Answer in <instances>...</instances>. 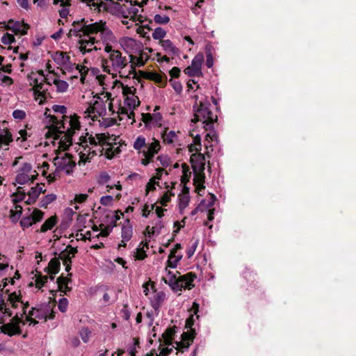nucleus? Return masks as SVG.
Instances as JSON below:
<instances>
[{
    "label": "nucleus",
    "mask_w": 356,
    "mask_h": 356,
    "mask_svg": "<svg viewBox=\"0 0 356 356\" xmlns=\"http://www.w3.org/2000/svg\"><path fill=\"white\" fill-rule=\"evenodd\" d=\"M47 127L45 135L58 150L65 151L70 146H74L79 155V165L90 162L97 155L111 159L120 152V146L106 142L103 135L93 137L86 133L79 136L76 141L74 137L80 130L81 124L76 114L63 115L61 119L50 116Z\"/></svg>",
    "instance_id": "obj_1"
},
{
    "label": "nucleus",
    "mask_w": 356,
    "mask_h": 356,
    "mask_svg": "<svg viewBox=\"0 0 356 356\" xmlns=\"http://www.w3.org/2000/svg\"><path fill=\"white\" fill-rule=\"evenodd\" d=\"M105 56L101 58L102 70L111 75L112 78H134L135 68L130 65L127 57L118 49H106Z\"/></svg>",
    "instance_id": "obj_2"
},
{
    "label": "nucleus",
    "mask_w": 356,
    "mask_h": 356,
    "mask_svg": "<svg viewBox=\"0 0 356 356\" xmlns=\"http://www.w3.org/2000/svg\"><path fill=\"white\" fill-rule=\"evenodd\" d=\"M211 104L208 100L200 101L199 105L197 104V108L195 109L194 118L191 120V129H195V134H198L197 129L200 127L204 131L209 132L205 136V149L206 154H209V150L213 151L212 145L210 142L216 140V131L213 130V122L217 120V116L214 115L210 109Z\"/></svg>",
    "instance_id": "obj_3"
},
{
    "label": "nucleus",
    "mask_w": 356,
    "mask_h": 356,
    "mask_svg": "<svg viewBox=\"0 0 356 356\" xmlns=\"http://www.w3.org/2000/svg\"><path fill=\"white\" fill-rule=\"evenodd\" d=\"M189 132L190 135L193 137V143L188 147V150L191 152V163L193 170V184L200 193V191L204 188L206 159L204 154L200 152L202 149L200 135L195 134L194 129Z\"/></svg>",
    "instance_id": "obj_4"
},
{
    "label": "nucleus",
    "mask_w": 356,
    "mask_h": 356,
    "mask_svg": "<svg viewBox=\"0 0 356 356\" xmlns=\"http://www.w3.org/2000/svg\"><path fill=\"white\" fill-rule=\"evenodd\" d=\"M88 97L90 100L83 109L84 118L95 121L99 117L103 118L115 113L111 93L104 92L95 96H93L92 93H88Z\"/></svg>",
    "instance_id": "obj_5"
},
{
    "label": "nucleus",
    "mask_w": 356,
    "mask_h": 356,
    "mask_svg": "<svg viewBox=\"0 0 356 356\" xmlns=\"http://www.w3.org/2000/svg\"><path fill=\"white\" fill-rule=\"evenodd\" d=\"M170 268H171L167 264L163 271L162 280L168 284L174 292L181 291L182 289H191L194 286L193 282L196 277L195 275L189 273L177 277L179 273L177 270H172Z\"/></svg>",
    "instance_id": "obj_6"
},
{
    "label": "nucleus",
    "mask_w": 356,
    "mask_h": 356,
    "mask_svg": "<svg viewBox=\"0 0 356 356\" xmlns=\"http://www.w3.org/2000/svg\"><path fill=\"white\" fill-rule=\"evenodd\" d=\"M133 147L141 156V164L147 166L153 161L154 156L159 152L161 146L160 141L155 138L146 142V139L143 136H138L134 141Z\"/></svg>",
    "instance_id": "obj_7"
},
{
    "label": "nucleus",
    "mask_w": 356,
    "mask_h": 356,
    "mask_svg": "<svg viewBox=\"0 0 356 356\" xmlns=\"http://www.w3.org/2000/svg\"><path fill=\"white\" fill-rule=\"evenodd\" d=\"M193 316H191L186 321V327L190 329L187 332H184L181 334V341H175V345H166V347L161 348L159 356H167L172 352L173 348L184 351V349L188 348L193 341L195 335V330L192 328L193 325Z\"/></svg>",
    "instance_id": "obj_8"
},
{
    "label": "nucleus",
    "mask_w": 356,
    "mask_h": 356,
    "mask_svg": "<svg viewBox=\"0 0 356 356\" xmlns=\"http://www.w3.org/2000/svg\"><path fill=\"white\" fill-rule=\"evenodd\" d=\"M54 165L56 170L54 172L49 174V182L54 181L58 177L59 173L63 172L66 175H70L73 172L76 163L72 156L69 154H65L63 156H57L54 159Z\"/></svg>",
    "instance_id": "obj_9"
},
{
    "label": "nucleus",
    "mask_w": 356,
    "mask_h": 356,
    "mask_svg": "<svg viewBox=\"0 0 356 356\" xmlns=\"http://www.w3.org/2000/svg\"><path fill=\"white\" fill-rule=\"evenodd\" d=\"M27 79L29 86H32L35 100L39 104H43L47 95V89L44 88L43 72H31Z\"/></svg>",
    "instance_id": "obj_10"
},
{
    "label": "nucleus",
    "mask_w": 356,
    "mask_h": 356,
    "mask_svg": "<svg viewBox=\"0 0 356 356\" xmlns=\"http://www.w3.org/2000/svg\"><path fill=\"white\" fill-rule=\"evenodd\" d=\"M26 313H22L21 317L18 316L14 317L9 323L0 325L1 332L10 337L20 334L22 327L25 325L26 321H30V324H36L37 322L32 317L26 315Z\"/></svg>",
    "instance_id": "obj_11"
},
{
    "label": "nucleus",
    "mask_w": 356,
    "mask_h": 356,
    "mask_svg": "<svg viewBox=\"0 0 356 356\" xmlns=\"http://www.w3.org/2000/svg\"><path fill=\"white\" fill-rule=\"evenodd\" d=\"M148 0H121L118 3V11L124 18L134 19Z\"/></svg>",
    "instance_id": "obj_12"
},
{
    "label": "nucleus",
    "mask_w": 356,
    "mask_h": 356,
    "mask_svg": "<svg viewBox=\"0 0 356 356\" xmlns=\"http://www.w3.org/2000/svg\"><path fill=\"white\" fill-rule=\"evenodd\" d=\"M92 34L95 35L99 34L100 38L104 45V51L106 49H114L113 44L117 42V40L113 33L106 25V23L99 21L94 23Z\"/></svg>",
    "instance_id": "obj_13"
},
{
    "label": "nucleus",
    "mask_w": 356,
    "mask_h": 356,
    "mask_svg": "<svg viewBox=\"0 0 356 356\" xmlns=\"http://www.w3.org/2000/svg\"><path fill=\"white\" fill-rule=\"evenodd\" d=\"M139 104L140 101L136 95H131V97L124 98V105L120 106L116 112L120 120H122L126 117L128 120H131V124H134L135 122L134 110Z\"/></svg>",
    "instance_id": "obj_14"
},
{
    "label": "nucleus",
    "mask_w": 356,
    "mask_h": 356,
    "mask_svg": "<svg viewBox=\"0 0 356 356\" xmlns=\"http://www.w3.org/2000/svg\"><path fill=\"white\" fill-rule=\"evenodd\" d=\"M16 173L15 181L19 184L33 182L38 175V171L33 170L31 165L26 162L20 164L16 170Z\"/></svg>",
    "instance_id": "obj_15"
},
{
    "label": "nucleus",
    "mask_w": 356,
    "mask_h": 356,
    "mask_svg": "<svg viewBox=\"0 0 356 356\" xmlns=\"http://www.w3.org/2000/svg\"><path fill=\"white\" fill-rule=\"evenodd\" d=\"M118 43L124 52L129 55V57L134 54L140 52L143 49V44L140 41L129 36L120 38Z\"/></svg>",
    "instance_id": "obj_16"
},
{
    "label": "nucleus",
    "mask_w": 356,
    "mask_h": 356,
    "mask_svg": "<svg viewBox=\"0 0 356 356\" xmlns=\"http://www.w3.org/2000/svg\"><path fill=\"white\" fill-rule=\"evenodd\" d=\"M94 23L88 24L87 21L82 19L81 21L74 22L72 27L70 29L68 37H78L81 38L86 35H90L92 34V29H93Z\"/></svg>",
    "instance_id": "obj_17"
},
{
    "label": "nucleus",
    "mask_w": 356,
    "mask_h": 356,
    "mask_svg": "<svg viewBox=\"0 0 356 356\" xmlns=\"http://www.w3.org/2000/svg\"><path fill=\"white\" fill-rule=\"evenodd\" d=\"M99 42V41L97 40L95 34H90V35H86L79 39L78 43L79 45V51L83 54L90 53L93 50L97 51L99 48H97L95 44Z\"/></svg>",
    "instance_id": "obj_18"
},
{
    "label": "nucleus",
    "mask_w": 356,
    "mask_h": 356,
    "mask_svg": "<svg viewBox=\"0 0 356 356\" xmlns=\"http://www.w3.org/2000/svg\"><path fill=\"white\" fill-rule=\"evenodd\" d=\"M26 197L24 193L18 192L14 193L11 197V200L15 204L14 209L10 211V219L12 222H16L21 217L22 213V207L17 204L18 202L22 201Z\"/></svg>",
    "instance_id": "obj_19"
},
{
    "label": "nucleus",
    "mask_w": 356,
    "mask_h": 356,
    "mask_svg": "<svg viewBox=\"0 0 356 356\" xmlns=\"http://www.w3.org/2000/svg\"><path fill=\"white\" fill-rule=\"evenodd\" d=\"M204 61L202 54H197L192 60L191 65L186 67L184 72L190 76H200L202 74V65Z\"/></svg>",
    "instance_id": "obj_20"
},
{
    "label": "nucleus",
    "mask_w": 356,
    "mask_h": 356,
    "mask_svg": "<svg viewBox=\"0 0 356 356\" xmlns=\"http://www.w3.org/2000/svg\"><path fill=\"white\" fill-rule=\"evenodd\" d=\"M1 24H3L6 30L11 31L15 35H26L29 29V26L23 22L14 21L13 19H10L8 22H1Z\"/></svg>",
    "instance_id": "obj_21"
},
{
    "label": "nucleus",
    "mask_w": 356,
    "mask_h": 356,
    "mask_svg": "<svg viewBox=\"0 0 356 356\" xmlns=\"http://www.w3.org/2000/svg\"><path fill=\"white\" fill-rule=\"evenodd\" d=\"M44 216V213L38 209H33L31 213L24 216L20 220V225L23 229L29 228L32 225L40 221Z\"/></svg>",
    "instance_id": "obj_22"
},
{
    "label": "nucleus",
    "mask_w": 356,
    "mask_h": 356,
    "mask_svg": "<svg viewBox=\"0 0 356 356\" xmlns=\"http://www.w3.org/2000/svg\"><path fill=\"white\" fill-rule=\"evenodd\" d=\"M97 293L99 296L102 297L103 305H110L116 300V293L113 288L107 286L99 287Z\"/></svg>",
    "instance_id": "obj_23"
},
{
    "label": "nucleus",
    "mask_w": 356,
    "mask_h": 356,
    "mask_svg": "<svg viewBox=\"0 0 356 356\" xmlns=\"http://www.w3.org/2000/svg\"><path fill=\"white\" fill-rule=\"evenodd\" d=\"M52 59L60 67L68 70H72L74 65L71 63L70 56L67 52L56 51L52 55Z\"/></svg>",
    "instance_id": "obj_24"
},
{
    "label": "nucleus",
    "mask_w": 356,
    "mask_h": 356,
    "mask_svg": "<svg viewBox=\"0 0 356 356\" xmlns=\"http://www.w3.org/2000/svg\"><path fill=\"white\" fill-rule=\"evenodd\" d=\"M133 235V227L129 220H126L122 225L121 237L122 241L119 243L118 247H125L127 243L131 238Z\"/></svg>",
    "instance_id": "obj_25"
},
{
    "label": "nucleus",
    "mask_w": 356,
    "mask_h": 356,
    "mask_svg": "<svg viewBox=\"0 0 356 356\" xmlns=\"http://www.w3.org/2000/svg\"><path fill=\"white\" fill-rule=\"evenodd\" d=\"M12 141V134L8 129L6 122H0V148L8 146Z\"/></svg>",
    "instance_id": "obj_26"
},
{
    "label": "nucleus",
    "mask_w": 356,
    "mask_h": 356,
    "mask_svg": "<svg viewBox=\"0 0 356 356\" xmlns=\"http://www.w3.org/2000/svg\"><path fill=\"white\" fill-rule=\"evenodd\" d=\"M110 179V175L106 172H102L99 174L97 181L99 184L102 185L106 184L108 192H109L110 190L113 189V188H115L118 191H120L122 190V186L120 184V181H118L117 184H113L112 185L107 184L109 182Z\"/></svg>",
    "instance_id": "obj_27"
},
{
    "label": "nucleus",
    "mask_w": 356,
    "mask_h": 356,
    "mask_svg": "<svg viewBox=\"0 0 356 356\" xmlns=\"http://www.w3.org/2000/svg\"><path fill=\"white\" fill-rule=\"evenodd\" d=\"M136 54H138V56H130V63L131 65H133V67H141L143 66L145 62L149 59V55L147 52L144 51V48L140 52L136 53Z\"/></svg>",
    "instance_id": "obj_28"
},
{
    "label": "nucleus",
    "mask_w": 356,
    "mask_h": 356,
    "mask_svg": "<svg viewBox=\"0 0 356 356\" xmlns=\"http://www.w3.org/2000/svg\"><path fill=\"white\" fill-rule=\"evenodd\" d=\"M93 11L99 12L107 9V3L103 0H79Z\"/></svg>",
    "instance_id": "obj_29"
},
{
    "label": "nucleus",
    "mask_w": 356,
    "mask_h": 356,
    "mask_svg": "<svg viewBox=\"0 0 356 356\" xmlns=\"http://www.w3.org/2000/svg\"><path fill=\"white\" fill-rule=\"evenodd\" d=\"M53 4L59 5L60 9L58 10V13L60 17L66 18L67 17L71 6L70 0H54Z\"/></svg>",
    "instance_id": "obj_30"
},
{
    "label": "nucleus",
    "mask_w": 356,
    "mask_h": 356,
    "mask_svg": "<svg viewBox=\"0 0 356 356\" xmlns=\"http://www.w3.org/2000/svg\"><path fill=\"white\" fill-rule=\"evenodd\" d=\"M162 138L164 143L175 145L178 142V134L175 131H165L162 134Z\"/></svg>",
    "instance_id": "obj_31"
},
{
    "label": "nucleus",
    "mask_w": 356,
    "mask_h": 356,
    "mask_svg": "<svg viewBox=\"0 0 356 356\" xmlns=\"http://www.w3.org/2000/svg\"><path fill=\"white\" fill-rule=\"evenodd\" d=\"M163 49L170 55L178 54L179 49L174 45L170 40H163L159 42Z\"/></svg>",
    "instance_id": "obj_32"
},
{
    "label": "nucleus",
    "mask_w": 356,
    "mask_h": 356,
    "mask_svg": "<svg viewBox=\"0 0 356 356\" xmlns=\"http://www.w3.org/2000/svg\"><path fill=\"white\" fill-rule=\"evenodd\" d=\"M165 293L163 291H159L154 293L153 298L151 300V302L155 310H158L160 308L161 304L165 300Z\"/></svg>",
    "instance_id": "obj_33"
},
{
    "label": "nucleus",
    "mask_w": 356,
    "mask_h": 356,
    "mask_svg": "<svg viewBox=\"0 0 356 356\" xmlns=\"http://www.w3.org/2000/svg\"><path fill=\"white\" fill-rule=\"evenodd\" d=\"M77 252V250L71 245H67L65 250L60 254V257L63 259L65 264L71 262V259Z\"/></svg>",
    "instance_id": "obj_34"
},
{
    "label": "nucleus",
    "mask_w": 356,
    "mask_h": 356,
    "mask_svg": "<svg viewBox=\"0 0 356 356\" xmlns=\"http://www.w3.org/2000/svg\"><path fill=\"white\" fill-rule=\"evenodd\" d=\"M9 300L13 309H22L23 312H26V306L24 303L15 293L10 294L9 296Z\"/></svg>",
    "instance_id": "obj_35"
},
{
    "label": "nucleus",
    "mask_w": 356,
    "mask_h": 356,
    "mask_svg": "<svg viewBox=\"0 0 356 356\" xmlns=\"http://www.w3.org/2000/svg\"><path fill=\"white\" fill-rule=\"evenodd\" d=\"M182 259L181 254H177V252H170L168 259L167 261V264H168V266L171 268H176L177 266V264Z\"/></svg>",
    "instance_id": "obj_36"
},
{
    "label": "nucleus",
    "mask_w": 356,
    "mask_h": 356,
    "mask_svg": "<svg viewBox=\"0 0 356 356\" xmlns=\"http://www.w3.org/2000/svg\"><path fill=\"white\" fill-rule=\"evenodd\" d=\"M114 84L115 86H120L122 88V95L124 98L131 97V95H135L136 89L134 87L124 86L120 81L117 79L115 80Z\"/></svg>",
    "instance_id": "obj_37"
},
{
    "label": "nucleus",
    "mask_w": 356,
    "mask_h": 356,
    "mask_svg": "<svg viewBox=\"0 0 356 356\" xmlns=\"http://www.w3.org/2000/svg\"><path fill=\"white\" fill-rule=\"evenodd\" d=\"M60 269V261L57 258H54L50 260L47 267V272L51 275H56L58 273Z\"/></svg>",
    "instance_id": "obj_38"
},
{
    "label": "nucleus",
    "mask_w": 356,
    "mask_h": 356,
    "mask_svg": "<svg viewBox=\"0 0 356 356\" xmlns=\"http://www.w3.org/2000/svg\"><path fill=\"white\" fill-rule=\"evenodd\" d=\"M44 185L42 184H37L35 186L32 187L30 191L28 192V196H29L32 200H36L38 196L44 192Z\"/></svg>",
    "instance_id": "obj_39"
},
{
    "label": "nucleus",
    "mask_w": 356,
    "mask_h": 356,
    "mask_svg": "<svg viewBox=\"0 0 356 356\" xmlns=\"http://www.w3.org/2000/svg\"><path fill=\"white\" fill-rule=\"evenodd\" d=\"M148 248L149 247L147 243L145 244H140L135 252L136 259L138 260L144 259L147 257L146 251Z\"/></svg>",
    "instance_id": "obj_40"
},
{
    "label": "nucleus",
    "mask_w": 356,
    "mask_h": 356,
    "mask_svg": "<svg viewBox=\"0 0 356 356\" xmlns=\"http://www.w3.org/2000/svg\"><path fill=\"white\" fill-rule=\"evenodd\" d=\"M74 67L81 76V83H85L87 81L86 76L89 72V67L83 65H76Z\"/></svg>",
    "instance_id": "obj_41"
},
{
    "label": "nucleus",
    "mask_w": 356,
    "mask_h": 356,
    "mask_svg": "<svg viewBox=\"0 0 356 356\" xmlns=\"http://www.w3.org/2000/svg\"><path fill=\"white\" fill-rule=\"evenodd\" d=\"M56 223V217L51 216L42 224L40 228L41 232H46L48 230H51Z\"/></svg>",
    "instance_id": "obj_42"
},
{
    "label": "nucleus",
    "mask_w": 356,
    "mask_h": 356,
    "mask_svg": "<svg viewBox=\"0 0 356 356\" xmlns=\"http://www.w3.org/2000/svg\"><path fill=\"white\" fill-rule=\"evenodd\" d=\"M175 333V329L172 327L168 328L162 334L163 343L165 345H172V340Z\"/></svg>",
    "instance_id": "obj_43"
},
{
    "label": "nucleus",
    "mask_w": 356,
    "mask_h": 356,
    "mask_svg": "<svg viewBox=\"0 0 356 356\" xmlns=\"http://www.w3.org/2000/svg\"><path fill=\"white\" fill-rule=\"evenodd\" d=\"M153 20L158 24H167L170 22V17L168 15L162 13H155L153 16Z\"/></svg>",
    "instance_id": "obj_44"
},
{
    "label": "nucleus",
    "mask_w": 356,
    "mask_h": 356,
    "mask_svg": "<svg viewBox=\"0 0 356 356\" xmlns=\"http://www.w3.org/2000/svg\"><path fill=\"white\" fill-rule=\"evenodd\" d=\"M190 202V197L188 194L184 193L179 197V209L181 213L188 206Z\"/></svg>",
    "instance_id": "obj_45"
},
{
    "label": "nucleus",
    "mask_w": 356,
    "mask_h": 356,
    "mask_svg": "<svg viewBox=\"0 0 356 356\" xmlns=\"http://www.w3.org/2000/svg\"><path fill=\"white\" fill-rule=\"evenodd\" d=\"M59 77V75L54 72L49 71L46 75L43 74L44 82L49 86L54 85Z\"/></svg>",
    "instance_id": "obj_46"
},
{
    "label": "nucleus",
    "mask_w": 356,
    "mask_h": 356,
    "mask_svg": "<svg viewBox=\"0 0 356 356\" xmlns=\"http://www.w3.org/2000/svg\"><path fill=\"white\" fill-rule=\"evenodd\" d=\"M54 86L56 87V92L60 93L65 92L69 88L68 83L64 80L60 79V78L56 81Z\"/></svg>",
    "instance_id": "obj_47"
},
{
    "label": "nucleus",
    "mask_w": 356,
    "mask_h": 356,
    "mask_svg": "<svg viewBox=\"0 0 356 356\" xmlns=\"http://www.w3.org/2000/svg\"><path fill=\"white\" fill-rule=\"evenodd\" d=\"M69 280L66 277H59L57 279L58 287L60 291L66 292L70 289L68 287Z\"/></svg>",
    "instance_id": "obj_48"
},
{
    "label": "nucleus",
    "mask_w": 356,
    "mask_h": 356,
    "mask_svg": "<svg viewBox=\"0 0 356 356\" xmlns=\"http://www.w3.org/2000/svg\"><path fill=\"white\" fill-rule=\"evenodd\" d=\"M152 35L154 40H159L161 41L165 37L166 31L161 27H157L153 31Z\"/></svg>",
    "instance_id": "obj_49"
},
{
    "label": "nucleus",
    "mask_w": 356,
    "mask_h": 356,
    "mask_svg": "<svg viewBox=\"0 0 356 356\" xmlns=\"http://www.w3.org/2000/svg\"><path fill=\"white\" fill-rule=\"evenodd\" d=\"M198 245V240L194 239L191 241L187 250L186 254L188 258H191L193 256L195 252L196 251L197 247Z\"/></svg>",
    "instance_id": "obj_50"
},
{
    "label": "nucleus",
    "mask_w": 356,
    "mask_h": 356,
    "mask_svg": "<svg viewBox=\"0 0 356 356\" xmlns=\"http://www.w3.org/2000/svg\"><path fill=\"white\" fill-rule=\"evenodd\" d=\"M56 199L54 194H49L44 196L40 202V207H45Z\"/></svg>",
    "instance_id": "obj_51"
},
{
    "label": "nucleus",
    "mask_w": 356,
    "mask_h": 356,
    "mask_svg": "<svg viewBox=\"0 0 356 356\" xmlns=\"http://www.w3.org/2000/svg\"><path fill=\"white\" fill-rule=\"evenodd\" d=\"M157 161H159L160 164L163 167H168L170 165V159L168 155L165 154H161L157 156L156 158Z\"/></svg>",
    "instance_id": "obj_52"
},
{
    "label": "nucleus",
    "mask_w": 356,
    "mask_h": 356,
    "mask_svg": "<svg viewBox=\"0 0 356 356\" xmlns=\"http://www.w3.org/2000/svg\"><path fill=\"white\" fill-rule=\"evenodd\" d=\"M1 41L3 44L8 45L13 43L15 39L13 35L6 33L1 37Z\"/></svg>",
    "instance_id": "obj_53"
},
{
    "label": "nucleus",
    "mask_w": 356,
    "mask_h": 356,
    "mask_svg": "<svg viewBox=\"0 0 356 356\" xmlns=\"http://www.w3.org/2000/svg\"><path fill=\"white\" fill-rule=\"evenodd\" d=\"M29 314L33 316L35 313H29ZM38 315L35 316L36 318H38L39 319H42L44 322H45L47 318L49 319H53L54 318V314L52 312L50 313H36Z\"/></svg>",
    "instance_id": "obj_54"
},
{
    "label": "nucleus",
    "mask_w": 356,
    "mask_h": 356,
    "mask_svg": "<svg viewBox=\"0 0 356 356\" xmlns=\"http://www.w3.org/2000/svg\"><path fill=\"white\" fill-rule=\"evenodd\" d=\"M13 79L6 75L0 73V85L3 86H8L13 84Z\"/></svg>",
    "instance_id": "obj_55"
},
{
    "label": "nucleus",
    "mask_w": 356,
    "mask_h": 356,
    "mask_svg": "<svg viewBox=\"0 0 356 356\" xmlns=\"http://www.w3.org/2000/svg\"><path fill=\"white\" fill-rule=\"evenodd\" d=\"M170 85L173 88V89L175 90V92L177 94H181L182 92V85L181 83L177 80H174L172 79H170L169 81Z\"/></svg>",
    "instance_id": "obj_56"
},
{
    "label": "nucleus",
    "mask_w": 356,
    "mask_h": 356,
    "mask_svg": "<svg viewBox=\"0 0 356 356\" xmlns=\"http://www.w3.org/2000/svg\"><path fill=\"white\" fill-rule=\"evenodd\" d=\"M183 175L181 176V182L184 184H186L187 181H188L191 175V172L190 171L188 167H186V165H183Z\"/></svg>",
    "instance_id": "obj_57"
},
{
    "label": "nucleus",
    "mask_w": 356,
    "mask_h": 356,
    "mask_svg": "<svg viewBox=\"0 0 356 356\" xmlns=\"http://www.w3.org/2000/svg\"><path fill=\"white\" fill-rule=\"evenodd\" d=\"M91 335V332L88 328H83L80 331V336L84 343H88Z\"/></svg>",
    "instance_id": "obj_58"
},
{
    "label": "nucleus",
    "mask_w": 356,
    "mask_h": 356,
    "mask_svg": "<svg viewBox=\"0 0 356 356\" xmlns=\"http://www.w3.org/2000/svg\"><path fill=\"white\" fill-rule=\"evenodd\" d=\"M49 165L47 162H44L40 167H38V174L41 173L42 176L46 177L47 179L49 181V175H47V171L49 170Z\"/></svg>",
    "instance_id": "obj_59"
},
{
    "label": "nucleus",
    "mask_w": 356,
    "mask_h": 356,
    "mask_svg": "<svg viewBox=\"0 0 356 356\" xmlns=\"http://www.w3.org/2000/svg\"><path fill=\"white\" fill-rule=\"evenodd\" d=\"M152 122L153 124V127H159L161 125L162 122V116L160 113H153L152 114Z\"/></svg>",
    "instance_id": "obj_60"
},
{
    "label": "nucleus",
    "mask_w": 356,
    "mask_h": 356,
    "mask_svg": "<svg viewBox=\"0 0 356 356\" xmlns=\"http://www.w3.org/2000/svg\"><path fill=\"white\" fill-rule=\"evenodd\" d=\"M142 115V120L145 124V126L147 127H152L153 124L152 122V114L149 113H143Z\"/></svg>",
    "instance_id": "obj_61"
},
{
    "label": "nucleus",
    "mask_w": 356,
    "mask_h": 356,
    "mask_svg": "<svg viewBox=\"0 0 356 356\" xmlns=\"http://www.w3.org/2000/svg\"><path fill=\"white\" fill-rule=\"evenodd\" d=\"M134 344L128 348L129 356H136V347L139 345V341L137 338H134Z\"/></svg>",
    "instance_id": "obj_62"
},
{
    "label": "nucleus",
    "mask_w": 356,
    "mask_h": 356,
    "mask_svg": "<svg viewBox=\"0 0 356 356\" xmlns=\"http://www.w3.org/2000/svg\"><path fill=\"white\" fill-rule=\"evenodd\" d=\"M113 198L111 195L102 196L100 198V203L104 206H109L112 204Z\"/></svg>",
    "instance_id": "obj_63"
},
{
    "label": "nucleus",
    "mask_w": 356,
    "mask_h": 356,
    "mask_svg": "<svg viewBox=\"0 0 356 356\" xmlns=\"http://www.w3.org/2000/svg\"><path fill=\"white\" fill-rule=\"evenodd\" d=\"M68 305V300L67 298H63L60 299L58 302V309L60 312H65Z\"/></svg>",
    "instance_id": "obj_64"
}]
</instances>
